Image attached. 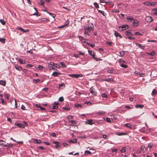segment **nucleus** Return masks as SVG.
Returning a JSON list of instances; mask_svg holds the SVG:
<instances>
[{"mask_svg": "<svg viewBox=\"0 0 157 157\" xmlns=\"http://www.w3.org/2000/svg\"><path fill=\"white\" fill-rule=\"evenodd\" d=\"M79 38H81V41L82 42L86 43V40L82 37L79 36Z\"/></svg>", "mask_w": 157, "mask_h": 157, "instance_id": "c85d7f7f", "label": "nucleus"}, {"mask_svg": "<svg viewBox=\"0 0 157 157\" xmlns=\"http://www.w3.org/2000/svg\"><path fill=\"white\" fill-rule=\"evenodd\" d=\"M89 27H90V26H89V25H88V26L87 27V26H85L84 27V29L86 31H89L90 29Z\"/></svg>", "mask_w": 157, "mask_h": 157, "instance_id": "7c9ffc66", "label": "nucleus"}, {"mask_svg": "<svg viewBox=\"0 0 157 157\" xmlns=\"http://www.w3.org/2000/svg\"><path fill=\"white\" fill-rule=\"evenodd\" d=\"M106 44H107L110 46H111L112 44V42H106Z\"/></svg>", "mask_w": 157, "mask_h": 157, "instance_id": "603ef678", "label": "nucleus"}, {"mask_svg": "<svg viewBox=\"0 0 157 157\" xmlns=\"http://www.w3.org/2000/svg\"><path fill=\"white\" fill-rule=\"evenodd\" d=\"M35 141H36V144H40L41 143V141L40 140H35Z\"/></svg>", "mask_w": 157, "mask_h": 157, "instance_id": "5fc2aeb1", "label": "nucleus"}, {"mask_svg": "<svg viewBox=\"0 0 157 157\" xmlns=\"http://www.w3.org/2000/svg\"><path fill=\"white\" fill-rule=\"evenodd\" d=\"M125 126L129 128L130 129H132L131 124L130 123H127L124 124Z\"/></svg>", "mask_w": 157, "mask_h": 157, "instance_id": "412c9836", "label": "nucleus"}, {"mask_svg": "<svg viewBox=\"0 0 157 157\" xmlns=\"http://www.w3.org/2000/svg\"><path fill=\"white\" fill-rule=\"evenodd\" d=\"M1 99L2 100L1 102L4 105L6 104V103L5 101L2 98H1Z\"/></svg>", "mask_w": 157, "mask_h": 157, "instance_id": "680f3d73", "label": "nucleus"}, {"mask_svg": "<svg viewBox=\"0 0 157 157\" xmlns=\"http://www.w3.org/2000/svg\"><path fill=\"white\" fill-rule=\"evenodd\" d=\"M134 35H142V34H140L139 32H136L135 33Z\"/></svg>", "mask_w": 157, "mask_h": 157, "instance_id": "bf43d9fd", "label": "nucleus"}, {"mask_svg": "<svg viewBox=\"0 0 157 157\" xmlns=\"http://www.w3.org/2000/svg\"><path fill=\"white\" fill-rule=\"evenodd\" d=\"M18 61L21 64H23L25 63V62H24L21 59H19L18 60Z\"/></svg>", "mask_w": 157, "mask_h": 157, "instance_id": "49530a36", "label": "nucleus"}, {"mask_svg": "<svg viewBox=\"0 0 157 157\" xmlns=\"http://www.w3.org/2000/svg\"><path fill=\"white\" fill-rule=\"evenodd\" d=\"M69 23V21L68 20H67V21H66L65 24H64V25L66 26L67 25H68Z\"/></svg>", "mask_w": 157, "mask_h": 157, "instance_id": "6e6d98bb", "label": "nucleus"}, {"mask_svg": "<svg viewBox=\"0 0 157 157\" xmlns=\"http://www.w3.org/2000/svg\"><path fill=\"white\" fill-rule=\"evenodd\" d=\"M44 3V1H43L42 0H41L40 2H39V4L41 6H43V4Z\"/></svg>", "mask_w": 157, "mask_h": 157, "instance_id": "69168bd1", "label": "nucleus"}, {"mask_svg": "<svg viewBox=\"0 0 157 157\" xmlns=\"http://www.w3.org/2000/svg\"><path fill=\"white\" fill-rule=\"evenodd\" d=\"M147 41L148 42H154L157 43L156 40H147Z\"/></svg>", "mask_w": 157, "mask_h": 157, "instance_id": "09e8293b", "label": "nucleus"}, {"mask_svg": "<svg viewBox=\"0 0 157 157\" xmlns=\"http://www.w3.org/2000/svg\"><path fill=\"white\" fill-rule=\"evenodd\" d=\"M106 121L107 122L109 123H110L111 122V121L110 119L109 118L107 117L106 118Z\"/></svg>", "mask_w": 157, "mask_h": 157, "instance_id": "e2e57ef3", "label": "nucleus"}, {"mask_svg": "<svg viewBox=\"0 0 157 157\" xmlns=\"http://www.w3.org/2000/svg\"><path fill=\"white\" fill-rule=\"evenodd\" d=\"M48 65H51V66H53L55 67H57L56 66V65L53 62H50V63H49L48 64Z\"/></svg>", "mask_w": 157, "mask_h": 157, "instance_id": "ea45409f", "label": "nucleus"}, {"mask_svg": "<svg viewBox=\"0 0 157 157\" xmlns=\"http://www.w3.org/2000/svg\"><path fill=\"white\" fill-rule=\"evenodd\" d=\"M153 146V144L151 143L149 144L148 145V147H149L150 148H151Z\"/></svg>", "mask_w": 157, "mask_h": 157, "instance_id": "13d9d810", "label": "nucleus"}, {"mask_svg": "<svg viewBox=\"0 0 157 157\" xmlns=\"http://www.w3.org/2000/svg\"><path fill=\"white\" fill-rule=\"evenodd\" d=\"M37 68L39 70H42L43 69L44 67L43 66L39 65L37 67Z\"/></svg>", "mask_w": 157, "mask_h": 157, "instance_id": "79ce46f5", "label": "nucleus"}, {"mask_svg": "<svg viewBox=\"0 0 157 157\" xmlns=\"http://www.w3.org/2000/svg\"><path fill=\"white\" fill-rule=\"evenodd\" d=\"M69 141L72 143H75L77 142V139H74L71 140Z\"/></svg>", "mask_w": 157, "mask_h": 157, "instance_id": "5701e85b", "label": "nucleus"}, {"mask_svg": "<svg viewBox=\"0 0 157 157\" xmlns=\"http://www.w3.org/2000/svg\"><path fill=\"white\" fill-rule=\"evenodd\" d=\"M126 19L128 20H129L130 21H133L134 20V19L133 18V17L131 16L129 17L127 16L126 17Z\"/></svg>", "mask_w": 157, "mask_h": 157, "instance_id": "473e14b6", "label": "nucleus"}, {"mask_svg": "<svg viewBox=\"0 0 157 157\" xmlns=\"http://www.w3.org/2000/svg\"><path fill=\"white\" fill-rule=\"evenodd\" d=\"M0 22L3 25H4L6 24V22L3 19H0Z\"/></svg>", "mask_w": 157, "mask_h": 157, "instance_id": "e433bc0d", "label": "nucleus"}, {"mask_svg": "<svg viewBox=\"0 0 157 157\" xmlns=\"http://www.w3.org/2000/svg\"><path fill=\"white\" fill-rule=\"evenodd\" d=\"M114 35L116 37L119 36L120 38H122V36H121L120 34L117 32L116 31H114Z\"/></svg>", "mask_w": 157, "mask_h": 157, "instance_id": "2eb2a0df", "label": "nucleus"}, {"mask_svg": "<svg viewBox=\"0 0 157 157\" xmlns=\"http://www.w3.org/2000/svg\"><path fill=\"white\" fill-rule=\"evenodd\" d=\"M148 54L149 55H150L152 56H153L155 54V51H152L151 52L148 53Z\"/></svg>", "mask_w": 157, "mask_h": 157, "instance_id": "4c0bfd02", "label": "nucleus"}, {"mask_svg": "<svg viewBox=\"0 0 157 157\" xmlns=\"http://www.w3.org/2000/svg\"><path fill=\"white\" fill-rule=\"evenodd\" d=\"M59 88L61 89H63L65 87V85L63 83L60 84L59 85Z\"/></svg>", "mask_w": 157, "mask_h": 157, "instance_id": "dca6fc26", "label": "nucleus"}, {"mask_svg": "<svg viewBox=\"0 0 157 157\" xmlns=\"http://www.w3.org/2000/svg\"><path fill=\"white\" fill-rule=\"evenodd\" d=\"M157 93V90L153 89L152 91V94H155Z\"/></svg>", "mask_w": 157, "mask_h": 157, "instance_id": "052dcab7", "label": "nucleus"}, {"mask_svg": "<svg viewBox=\"0 0 157 157\" xmlns=\"http://www.w3.org/2000/svg\"><path fill=\"white\" fill-rule=\"evenodd\" d=\"M63 109H64L65 110L68 111L70 109V108L69 107H63Z\"/></svg>", "mask_w": 157, "mask_h": 157, "instance_id": "c03bdc74", "label": "nucleus"}, {"mask_svg": "<svg viewBox=\"0 0 157 157\" xmlns=\"http://www.w3.org/2000/svg\"><path fill=\"white\" fill-rule=\"evenodd\" d=\"M144 4L147 6H150L151 2H144Z\"/></svg>", "mask_w": 157, "mask_h": 157, "instance_id": "f704fd0d", "label": "nucleus"}, {"mask_svg": "<svg viewBox=\"0 0 157 157\" xmlns=\"http://www.w3.org/2000/svg\"><path fill=\"white\" fill-rule=\"evenodd\" d=\"M84 104L89 105H91L92 104V103L89 101H86L85 102H84Z\"/></svg>", "mask_w": 157, "mask_h": 157, "instance_id": "37998d69", "label": "nucleus"}, {"mask_svg": "<svg viewBox=\"0 0 157 157\" xmlns=\"http://www.w3.org/2000/svg\"><path fill=\"white\" fill-rule=\"evenodd\" d=\"M75 106L77 108H82L83 107V105L78 103H75Z\"/></svg>", "mask_w": 157, "mask_h": 157, "instance_id": "9b49d317", "label": "nucleus"}, {"mask_svg": "<svg viewBox=\"0 0 157 157\" xmlns=\"http://www.w3.org/2000/svg\"><path fill=\"white\" fill-rule=\"evenodd\" d=\"M13 145V144L7 143V147H6V149H7L9 148L12 147Z\"/></svg>", "mask_w": 157, "mask_h": 157, "instance_id": "b1692460", "label": "nucleus"}, {"mask_svg": "<svg viewBox=\"0 0 157 157\" xmlns=\"http://www.w3.org/2000/svg\"><path fill=\"white\" fill-rule=\"evenodd\" d=\"M47 68H48L50 70H56L55 68H54V67H52V66H51L50 65H48L47 66Z\"/></svg>", "mask_w": 157, "mask_h": 157, "instance_id": "a878e982", "label": "nucleus"}, {"mask_svg": "<svg viewBox=\"0 0 157 157\" xmlns=\"http://www.w3.org/2000/svg\"><path fill=\"white\" fill-rule=\"evenodd\" d=\"M101 96L102 97H103V98H106L107 97V94L105 93H102L101 95Z\"/></svg>", "mask_w": 157, "mask_h": 157, "instance_id": "8fccbe9b", "label": "nucleus"}, {"mask_svg": "<svg viewBox=\"0 0 157 157\" xmlns=\"http://www.w3.org/2000/svg\"><path fill=\"white\" fill-rule=\"evenodd\" d=\"M38 148L44 150L45 148L42 146H39L38 147Z\"/></svg>", "mask_w": 157, "mask_h": 157, "instance_id": "0e129e2a", "label": "nucleus"}, {"mask_svg": "<svg viewBox=\"0 0 157 157\" xmlns=\"http://www.w3.org/2000/svg\"><path fill=\"white\" fill-rule=\"evenodd\" d=\"M16 29L17 30H19L21 31H22L23 33H26V32H29V30L28 29H24L21 27H17L16 28Z\"/></svg>", "mask_w": 157, "mask_h": 157, "instance_id": "f03ea898", "label": "nucleus"}, {"mask_svg": "<svg viewBox=\"0 0 157 157\" xmlns=\"http://www.w3.org/2000/svg\"><path fill=\"white\" fill-rule=\"evenodd\" d=\"M135 107L136 108H142L144 107V105L142 104L136 105H135Z\"/></svg>", "mask_w": 157, "mask_h": 157, "instance_id": "a211bd4d", "label": "nucleus"}, {"mask_svg": "<svg viewBox=\"0 0 157 157\" xmlns=\"http://www.w3.org/2000/svg\"><path fill=\"white\" fill-rule=\"evenodd\" d=\"M119 63L120 64V65L122 64H123V63H126V62L124 60H123L122 59H120L119 61Z\"/></svg>", "mask_w": 157, "mask_h": 157, "instance_id": "6ab92c4d", "label": "nucleus"}, {"mask_svg": "<svg viewBox=\"0 0 157 157\" xmlns=\"http://www.w3.org/2000/svg\"><path fill=\"white\" fill-rule=\"evenodd\" d=\"M139 24V21L136 19H134L133 20V22L132 23L133 25L135 26H138Z\"/></svg>", "mask_w": 157, "mask_h": 157, "instance_id": "0eeeda50", "label": "nucleus"}, {"mask_svg": "<svg viewBox=\"0 0 157 157\" xmlns=\"http://www.w3.org/2000/svg\"><path fill=\"white\" fill-rule=\"evenodd\" d=\"M61 144L60 143L57 144H56L55 147L57 149H59L60 145H61Z\"/></svg>", "mask_w": 157, "mask_h": 157, "instance_id": "c9c22d12", "label": "nucleus"}, {"mask_svg": "<svg viewBox=\"0 0 157 157\" xmlns=\"http://www.w3.org/2000/svg\"><path fill=\"white\" fill-rule=\"evenodd\" d=\"M157 3L156 2H151L150 6H153L155 5Z\"/></svg>", "mask_w": 157, "mask_h": 157, "instance_id": "de8ad7c7", "label": "nucleus"}, {"mask_svg": "<svg viewBox=\"0 0 157 157\" xmlns=\"http://www.w3.org/2000/svg\"><path fill=\"white\" fill-rule=\"evenodd\" d=\"M58 107L57 105H53L52 107V109H57Z\"/></svg>", "mask_w": 157, "mask_h": 157, "instance_id": "338daca9", "label": "nucleus"}, {"mask_svg": "<svg viewBox=\"0 0 157 157\" xmlns=\"http://www.w3.org/2000/svg\"><path fill=\"white\" fill-rule=\"evenodd\" d=\"M125 51H122L120 52V54L121 55V56H123L125 55Z\"/></svg>", "mask_w": 157, "mask_h": 157, "instance_id": "393cba45", "label": "nucleus"}, {"mask_svg": "<svg viewBox=\"0 0 157 157\" xmlns=\"http://www.w3.org/2000/svg\"><path fill=\"white\" fill-rule=\"evenodd\" d=\"M116 134L118 136H123L127 134L126 133L121 132H117L116 133Z\"/></svg>", "mask_w": 157, "mask_h": 157, "instance_id": "ddd939ff", "label": "nucleus"}, {"mask_svg": "<svg viewBox=\"0 0 157 157\" xmlns=\"http://www.w3.org/2000/svg\"><path fill=\"white\" fill-rule=\"evenodd\" d=\"M68 76L71 77L73 78H78L79 77H82L83 76V75L82 74H69L68 75Z\"/></svg>", "mask_w": 157, "mask_h": 157, "instance_id": "f257e3e1", "label": "nucleus"}, {"mask_svg": "<svg viewBox=\"0 0 157 157\" xmlns=\"http://www.w3.org/2000/svg\"><path fill=\"white\" fill-rule=\"evenodd\" d=\"M125 34L126 36H129L132 35V34L130 31L127 30L125 32Z\"/></svg>", "mask_w": 157, "mask_h": 157, "instance_id": "f3484780", "label": "nucleus"}, {"mask_svg": "<svg viewBox=\"0 0 157 157\" xmlns=\"http://www.w3.org/2000/svg\"><path fill=\"white\" fill-rule=\"evenodd\" d=\"M6 84V82L5 81L1 80L0 81V84L2 85L3 86H5Z\"/></svg>", "mask_w": 157, "mask_h": 157, "instance_id": "bb28decb", "label": "nucleus"}, {"mask_svg": "<svg viewBox=\"0 0 157 157\" xmlns=\"http://www.w3.org/2000/svg\"><path fill=\"white\" fill-rule=\"evenodd\" d=\"M98 12L101 13L103 16H105L106 14L104 13V11H103L101 10H98Z\"/></svg>", "mask_w": 157, "mask_h": 157, "instance_id": "cd10ccee", "label": "nucleus"}, {"mask_svg": "<svg viewBox=\"0 0 157 157\" xmlns=\"http://www.w3.org/2000/svg\"><path fill=\"white\" fill-rule=\"evenodd\" d=\"M60 64L63 67H65L66 66L65 63L63 62H60Z\"/></svg>", "mask_w": 157, "mask_h": 157, "instance_id": "a18cd8bd", "label": "nucleus"}, {"mask_svg": "<svg viewBox=\"0 0 157 157\" xmlns=\"http://www.w3.org/2000/svg\"><path fill=\"white\" fill-rule=\"evenodd\" d=\"M103 81L109 82L111 81V79L110 78H109L108 79L105 78V79H103Z\"/></svg>", "mask_w": 157, "mask_h": 157, "instance_id": "a19ab883", "label": "nucleus"}, {"mask_svg": "<svg viewBox=\"0 0 157 157\" xmlns=\"http://www.w3.org/2000/svg\"><path fill=\"white\" fill-rule=\"evenodd\" d=\"M85 154H91V152L87 150H86L85 152Z\"/></svg>", "mask_w": 157, "mask_h": 157, "instance_id": "864d4df0", "label": "nucleus"}, {"mask_svg": "<svg viewBox=\"0 0 157 157\" xmlns=\"http://www.w3.org/2000/svg\"><path fill=\"white\" fill-rule=\"evenodd\" d=\"M90 26V29L91 30H92L94 29V26L93 25L92 23H90L89 25H88Z\"/></svg>", "mask_w": 157, "mask_h": 157, "instance_id": "aec40b11", "label": "nucleus"}, {"mask_svg": "<svg viewBox=\"0 0 157 157\" xmlns=\"http://www.w3.org/2000/svg\"><path fill=\"white\" fill-rule=\"evenodd\" d=\"M120 66L124 68H126L128 67V66L127 65L124 64H122L120 65Z\"/></svg>", "mask_w": 157, "mask_h": 157, "instance_id": "72a5a7b5", "label": "nucleus"}, {"mask_svg": "<svg viewBox=\"0 0 157 157\" xmlns=\"http://www.w3.org/2000/svg\"><path fill=\"white\" fill-rule=\"evenodd\" d=\"M33 67V65L31 64H28L26 66V67L27 68H30L31 67Z\"/></svg>", "mask_w": 157, "mask_h": 157, "instance_id": "4d7b16f0", "label": "nucleus"}, {"mask_svg": "<svg viewBox=\"0 0 157 157\" xmlns=\"http://www.w3.org/2000/svg\"><path fill=\"white\" fill-rule=\"evenodd\" d=\"M118 28L120 29L121 28L122 29L121 31L125 30L127 29L128 28V26L127 25H123L122 26H119Z\"/></svg>", "mask_w": 157, "mask_h": 157, "instance_id": "39448f33", "label": "nucleus"}, {"mask_svg": "<svg viewBox=\"0 0 157 157\" xmlns=\"http://www.w3.org/2000/svg\"><path fill=\"white\" fill-rule=\"evenodd\" d=\"M89 52V54L91 55V56H94V52L93 51H88Z\"/></svg>", "mask_w": 157, "mask_h": 157, "instance_id": "58836bf2", "label": "nucleus"}, {"mask_svg": "<svg viewBox=\"0 0 157 157\" xmlns=\"http://www.w3.org/2000/svg\"><path fill=\"white\" fill-rule=\"evenodd\" d=\"M15 67L16 69L18 71H21L22 69L21 67L18 65H16Z\"/></svg>", "mask_w": 157, "mask_h": 157, "instance_id": "4468645a", "label": "nucleus"}, {"mask_svg": "<svg viewBox=\"0 0 157 157\" xmlns=\"http://www.w3.org/2000/svg\"><path fill=\"white\" fill-rule=\"evenodd\" d=\"M135 44L136 45V46H137L138 48H141V49H143L145 48V46H143V45H141V44H138V43H135Z\"/></svg>", "mask_w": 157, "mask_h": 157, "instance_id": "1a4fd4ad", "label": "nucleus"}, {"mask_svg": "<svg viewBox=\"0 0 157 157\" xmlns=\"http://www.w3.org/2000/svg\"><path fill=\"white\" fill-rule=\"evenodd\" d=\"M61 75V73H60L54 71L53 72L52 75L54 77H56L58 76L59 75Z\"/></svg>", "mask_w": 157, "mask_h": 157, "instance_id": "9d476101", "label": "nucleus"}, {"mask_svg": "<svg viewBox=\"0 0 157 157\" xmlns=\"http://www.w3.org/2000/svg\"><path fill=\"white\" fill-rule=\"evenodd\" d=\"M145 20L147 22H150L153 21V19L150 16H147L145 18Z\"/></svg>", "mask_w": 157, "mask_h": 157, "instance_id": "7ed1b4c3", "label": "nucleus"}, {"mask_svg": "<svg viewBox=\"0 0 157 157\" xmlns=\"http://www.w3.org/2000/svg\"><path fill=\"white\" fill-rule=\"evenodd\" d=\"M90 92L93 94L94 95L96 96L97 95V92L95 90V89L93 87H91L90 89Z\"/></svg>", "mask_w": 157, "mask_h": 157, "instance_id": "20e7f679", "label": "nucleus"}, {"mask_svg": "<svg viewBox=\"0 0 157 157\" xmlns=\"http://www.w3.org/2000/svg\"><path fill=\"white\" fill-rule=\"evenodd\" d=\"M108 72L109 73L111 74H115L116 71L114 69H109L108 70Z\"/></svg>", "mask_w": 157, "mask_h": 157, "instance_id": "f8f14e48", "label": "nucleus"}, {"mask_svg": "<svg viewBox=\"0 0 157 157\" xmlns=\"http://www.w3.org/2000/svg\"><path fill=\"white\" fill-rule=\"evenodd\" d=\"M64 100V98L63 97H59V101H63Z\"/></svg>", "mask_w": 157, "mask_h": 157, "instance_id": "3c124183", "label": "nucleus"}, {"mask_svg": "<svg viewBox=\"0 0 157 157\" xmlns=\"http://www.w3.org/2000/svg\"><path fill=\"white\" fill-rule=\"evenodd\" d=\"M0 42L3 44L5 43V39L4 38H0Z\"/></svg>", "mask_w": 157, "mask_h": 157, "instance_id": "c756f323", "label": "nucleus"}, {"mask_svg": "<svg viewBox=\"0 0 157 157\" xmlns=\"http://www.w3.org/2000/svg\"><path fill=\"white\" fill-rule=\"evenodd\" d=\"M94 122L93 120H88L86 121V124L90 125H92L94 124Z\"/></svg>", "mask_w": 157, "mask_h": 157, "instance_id": "6e6552de", "label": "nucleus"}, {"mask_svg": "<svg viewBox=\"0 0 157 157\" xmlns=\"http://www.w3.org/2000/svg\"><path fill=\"white\" fill-rule=\"evenodd\" d=\"M14 124L15 126L21 128H25L24 125L21 123L15 122Z\"/></svg>", "mask_w": 157, "mask_h": 157, "instance_id": "423d86ee", "label": "nucleus"}, {"mask_svg": "<svg viewBox=\"0 0 157 157\" xmlns=\"http://www.w3.org/2000/svg\"><path fill=\"white\" fill-rule=\"evenodd\" d=\"M93 5L95 8H99L98 4L96 2H94L93 3Z\"/></svg>", "mask_w": 157, "mask_h": 157, "instance_id": "2f4dec72", "label": "nucleus"}, {"mask_svg": "<svg viewBox=\"0 0 157 157\" xmlns=\"http://www.w3.org/2000/svg\"><path fill=\"white\" fill-rule=\"evenodd\" d=\"M105 113V112H104L102 110H100L99 111V112L98 113V114L100 116H101L103 115Z\"/></svg>", "mask_w": 157, "mask_h": 157, "instance_id": "4be33fe9", "label": "nucleus"}, {"mask_svg": "<svg viewBox=\"0 0 157 157\" xmlns=\"http://www.w3.org/2000/svg\"><path fill=\"white\" fill-rule=\"evenodd\" d=\"M69 122H71L73 124H75L76 123V121L74 120H70L69 121Z\"/></svg>", "mask_w": 157, "mask_h": 157, "instance_id": "774afa93", "label": "nucleus"}]
</instances>
